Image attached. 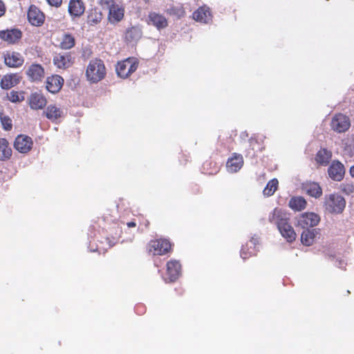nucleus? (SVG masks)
<instances>
[{"label":"nucleus","mask_w":354,"mask_h":354,"mask_svg":"<svg viewBox=\"0 0 354 354\" xmlns=\"http://www.w3.org/2000/svg\"><path fill=\"white\" fill-rule=\"evenodd\" d=\"M169 13L173 15H176L178 18H180L185 16V11L182 6L172 7L169 10Z\"/></svg>","instance_id":"nucleus-39"},{"label":"nucleus","mask_w":354,"mask_h":354,"mask_svg":"<svg viewBox=\"0 0 354 354\" xmlns=\"http://www.w3.org/2000/svg\"><path fill=\"white\" fill-rule=\"evenodd\" d=\"M46 1L50 6L55 8L60 7L62 3V0H46Z\"/></svg>","instance_id":"nucleus-42"},{"label":"nucleus","mask_w":354,"mask_h":354,"mask_svg":"<svg viewBox=\"0 0 354 354\" xmlns=\"http://www.w3.org/2000/svg\"><path fill=\"white\" fill-rule=\"evenodd\" d=\"M43 115L52 122H57L64 118L63 110L56 104H49L43 111Z\"/></svg>","instance_id":"nucleus-17"},{"label":"nucleus","mask_w":354,"mask_h":354,"mask_svg":"<svg viewBox=\"0 0 354 354\" xmlns=\"http://www.w3.org/2000/svg\"><path fill=\"white\" fill-rule=\"evenodd\" d=\"M68 11L73 18L80 17L85 11V4L82 0H70Z\"/></svg>","instance_id":"nucleus-23"},{"label":"nucleus","mask_w":354,"mask_h":354,"mask_svg":"<svg viewBox=\"0 0 354 354\" xmlns=\"http://www.w3.org/2000/svg\"><path fill=\"white\" fill-rule=\"evenodd\" d=\"M28 104L32 110H41L46 107L47 99L41 93H32L28 98Z\"/></svg>","instance_id":"nucleus-14"},{"label":"nucleus","mask_w":354,"mask_h":354,"mask_svg":"<svg viewBox=\"0 0 354 354\" xmlns=\"http://www.w3.org/2000/svg\"><path fill=\"white\" fill-rule=\"evenodd\" d=\"M100 4L103 8L109 10L110 8L115 6L117 3L115 2V0H100Z\"/></svg>","instance_id":"nucleus-41"},{"label":"nucleus","mask_w":354,"mask_h":354,"mask_svg":"<svg viewBox=\"0 0 354 354\" xmlns=\"http://www.w3.org/2000/svg\"><path fill=\"white\" fill-rule=\"evenodd\" d=\"M22 32L18 28L0 30V39L9 44H15L19 41Z\"/></svg>","instance_id":"nucleus-13"},{"label":"nucleus","mask_w":354,"mask_h":354,"mask_svg":"<svg viewBox=\"0 0 354 354\" xmlns=\"http://www.w3.org/2000/svg\"><path fill=\"white\" fill-rule=\"evenodd\" d=\"M147 24L155 26L158 30L163 29L168 26L165 17L155 12L149 14Z\"/></svg>","instance_id":"nucleus-21"},{"label":"nucleus","mask_w":354,"mask_h":354,"mask_svg":"<svg viewBox=\"0 0 354 354\" xmlns=\"http://www.w3.org/2000/svg\"><path fill=\"white\" fill-rule=\"evenodd\" d=\"M24 94V91H12L8 94V98L12 102H21L25 100Z\"/></svg>","instance_id":"nucleus-36"},{"label":"nucleus","mask_w":354,"mask_h":354,"mask_svg":"<svg viewBox=\"0 0 354 354\" xmlns=\"http://www.w3.org/2000/svg\"><path fill=\"white\" fill-rule=\"evenodd\" d=\"M332 158V152L323 148L318 151L315 156L316 162L321 165L326 166Z\"/></svg>","instance_id":"nucleus-30"},{"label":"nucleus","mask_w":354,"mask_h":354,"mask_svg":"<svg viewBox=\"0 0 354 354\" xmlns=\"http://www.w3.org/2000/svg\"><path fill=\"white\" fill-rule=\"evenodd\" d=\"M6 12V7L2 1L0 0V17L4 15Z\"/></svg>","instance_id":"nucleus-44"},{"label":"nucleus","mask_w":354,"mask_h":354,"mask_svg":"<svg viewBox=\"0 0 354 354\" xmlns=\"http://www.w3.org/2000/svg\"><path fill=\"white\" fill-rule=\"evenodd\" d=\"M182 266L179 261L171 259L167 263V275L170 282L176 281L181 275Z\"/></svg>","instance_id":"nucleus-12"},{"label":"nucleus","mask_w":354,"mask_h":354,"mask_svg":"<svg viewBox=\"0 0 354 354\" xmlns=\"http://www.w3.org/2000/svg\"><path fill=\"white\" fill-rule=\"evenodd\" d=\"M86 80L92 84L102 81L106 75V69L103 60L99 58L91 59L86 69Z\"/></svg>","instance_id":"nucleus-2"},{"label":"nucleus","mask_w":354,"mask_h":354,"mask_svg":"<svg viewBox=\"0 0 354 354\" xmlns=\"http://www.w3.org/2000/svg\"><path fill=\"white\" fill-rule=\"evenodd\" d=\"M307 202L302 196H293L288 203V206L294 211L300 212L306 207Z\"/></svg>","instance_id":"nucleus-31"},{"label":"nucleus","mask_w":354,"mask_h":354,"mask_svg":"<svg viewBox=\"0 0 354 354\" xmlns=\"http://www.w3.org/2000/svg\"><path fill=\"white\" fill-rule=\"evenodd\" d=\"M201 169L205 174L214 175L219 171L220 166L214 160L208 159L203 163Z\"/></svg>","instance_id":"nucleus-29"},{"label":"nucleus","mask_w":354,"mask_h":354,"mask_svg":"<svg viewBox=\"0 0 354 354\" xmlns=\"http://www.w3.org/2000/svg\"><path fill=\"white\" fill-rule=\"evenodd\" d=\"M304 190L309 196L316 198H319L322 195V189L319 183L315 182H307L303 185Z\"/></svg>","instance_id":"nucleus-26"},{"label":"nucleus","mask_w":354,"mask_h":354,"mask_svg":"<svg viewBox=\"0 0 354 354\" xmlns=\"http://www.w3.org/2000/svg\"><path fill=\"white\" fill-rule=\"evenodd\" d=\"M341 187L342 191L347 195L354 192V185L353 183H343Z\"/></svg>","instance_id":"nucleus-40"},{"label":"nucleus","mask_w":354,"mask_h":354,"mask_svg":"<svg viewBox=\"0 0 354 354\" xmlns=\"http://www.w3.org/2000/svg\"><path fill=\"white\" fill-rule=\"evenodd\" d=\"M12 149L6 138H0V160H7L12 156Z\"/></svg>","instance_id":"nucleus-33"},{"label":"nucleus","mask_w":354,"mask_h":354,"mask_svg":"<svg viewBox=\"0 0 354 354\" xmlns=\"http://www.w3.org/2000/svg\"><path fill=\"white\" fill-rule=\"evenodd\" d=\"M150 225V223L148 220L142 218V221L140 222V225L144 226L145 228H148Z\"/></svg>","instance_id":"nucleus-45"},{"label":"nucleus","mask_w":354,"mask_h":354,"mask_svg":"<svg viewBox=\"0 0 354 354\" xmlns=\"http://www.w3.org/2000/svg\"><path fill=\"white\" fill-rule=\"evenodd\" d=\"M136 310L137 313L142 314V313H145V308L142 304H139V305L136 306Z\"/></svg>","instance_id":"nucleus-43"},{"label":"nucleus","mask_w":354,"mask_h":354,"mask_svg":"<svg viewBox=\"0 0 354 354\" xmlns=\"http://www.w3.org/2000/svg\"><path fill=\"white\" fill-rule=\"evenodd\" d=\"M243 165V158L242 155L234 153L226 162V167L228 171L231 173L236 172L241 169Z\"/></svg>","instance_id":"nucleus-24"},{"label":"nucleus","mask_w":354,"mask_h":354,"mask_svg":"<svg viewBox=\"0 0 354 354\" xmlns=\"http://www.w3.org/2000/svg\"><path fill=\"white\" fill-rule=\"evenodd\" d=\"M329 177L335 181H341L345 175L344 165L339 160H333L328 168Z\"/></svg>","instance_id":"nucleus-11"},{"label":"nucleus","mask_w":354,"mask_h":354,"mask_svg":"<svg viewBox=\"0 0 354 354\" xmlns=\"http://www.w3.org/2000/svg\"><path fill=\"white\" fill-rule=\"evenodd\" d=\"M32 138L24 134L18 135L14 142L15 149L21 153H28L32 148Z\"/></svg>","instance_id":"nucleus-7"},{"label":"nucleus","mask_w":354,"mask_h":354,"mask_svg":"<svg viewBox=\"0 0 354 354\" xmlns=\"http://www.w3.org/2000/svg\"><path fill=\"white\" fill-rule=\"evenodd\" d=\"M64 80L59 75H53L46 78V88L51 93H58L63 86Z\"/></svg>","instance_id":"nucleus-15"},{"label":"nucleus","mask_w":354,"mask_h":354,"mask_svg":"<svg viewBox=\"0 0 354 354\" xmlns=\"http://www.w3.org/2000/svg\"><path fill=\"white\" fill-rule=\"evenodd\" d=\"M254 248H252V247L249 248L248 244L246 243L242 246L241 250V256L243 259H246L252 256L254 254Z\"/></svg>","instance_id":"nucleus-38"},{"label":"nucleus","mask_w":354,"mask_h":354,"mask_svg":"<svg viewBox=\"0 0 354 354\" xmlns=\"http://www.w3.org/2000/svg\"><path fill=\"white\" fill-rule=\"evenodd\" d=\"M320 221L318 214L313 212H305L297 218V225L304 229L316 226Z\"/></svg>","instance_id":"nucleus-9"},{"label":"nucleus","mask_w":354,"mask_h":354,"mask_svg":"<svg viewBox=\"0 0 354 354\" xmlns=\"http://www.w3.org/2000/svg\"><path fill=\"white\" fill-rule=\"evenodd\" d=\"M26 73L31 82H41L44 77L45 71L41 64H32L28 67Z\"/></svg>","instance_id":"nucleus-19"},{"label":"nucleus","mask_w":354,"mask_h":354,"mask_svg":"<svg viewBox=\"0 0 354 354\" xmlns=\"http://www.w3.org/2000/svg\"><path fill=\"white\" fill-rule=\"evenodd\" d=\"M269 221L277 225L281 236L289 243L295 241L297 234L289 223V218L286 212L279 208H274L269 216Z\"/></svg>","instance_id":"nucleus-1"},{"label":"nucleus","mask_w":354,"mask_h":354,"mask_svg":"<svg viewBox=\"0 0 354 354\" xmlns=\"http://www.w3.org/2000/svg\"><path fill=\"white\" fill-rule=\"evenodd\" d=\"M96 250L99 252H100L101 250H106L107 248H104V247H101V246H97V248H96Z\"/></svg>","instance_id":"nucleus-48"},{"label":"nucleus","mask_w":354,"mask_h":354,"mask_svg":"<svg viewBox=\"0 0 354 354\" xmlns=\"http://www.w3.org/2000/svg\"><path fill=\"white\" fill-rule=\"evenodd\" d=\"M21 76L19 73H9L3 75L1 80L0 86L1 88L8 90L17 85Z\"/></svg>","instance_id":"nucleus-22"},{"label":"nucleus","mask_w":354,"mask_h":354,"mask_svg":"<svg viewBox=\"0 0 354 354\" xmlns=\"http://www.w3.org/2000/svg\"><path fill=\"white\" fill-rule=\"evenodd\" d=\"M3 57L4 64L10 68H19L24 62V57L18 52L6 51Z\"/></svg>","instance_id":"nucleus-10"},{"label":"nucleus","mask_w":354,"mask_h":354,"mask_svg":"<svg viewBox=\"0 0 354 354\" xmlns=\"http://www.w3.org/2000/svg\"><path fill=\"white\" fill-rule=\"evenodd\" d=\"M75 44V37L70 33H64L62 35L59 47L62 49L68 50L72 48Z\"/></svg>","instance_id":"nucleus-34"},{"label":"nucleus","mask_w":354,"mask_h":354,"mask_svg":"<svg viewBox=\"0 0 354 354\" xmlns=\"http://www.w3.org/2000/svg\"><path fill=\"white\" fill-rule=\"evenodd\" d=\"M124 12L123 6L117 3L109 10L107 19L111 24H116L124 19Z\"/></svg>","instance_id":"nucleus-18"},{"label":"nucleus","mask_w":354,"mask_h":354,"mask_svg":"<svg viewBox=\"0 0 354 354\" xmlns=\"http://www.w3.org/2000/svg\"><path fill=\"white\" fill-rule=\"evenodd\" d=\"M346 206L345 199L340 195L331 194L326 196L324 207L330 213L340 214Z\"/></svg>","instance_id":"nucleus-5"},{"label":"nucleus","mask_w":354,"mask_h":354,"mask_svg":"<svg viewBox=\"0 0 354 354\" xmlns=\"http://www.w3.org/2000/svg\"><path fill=\"white\" fill-rule=\"evenodd\" d=\"M349 173H350V175L353 178H354V165L350 167Z\"/></svg>","instance_id":"nucleus-47"},{"label":"nucleus","mask_w":354,"mask_h":354,"mask_svg":"<svg viewBox=\"0 0 354 354\" xmlns=\"http://www.w3.org/2000/svg\"><path fill=\"white\" fill-rule=\"evenodd\" d=\"M27 17L29 23L34 26H41L45 21V15L35 5L30 6Z\"/></svg>","instance_id":"nucleus-8"},{"label":"nucleus","mask_w":354,"mask_h":354,"mask_svg":"<svg viewBox=\"0 0 354 354\" xmlns=\"http://www.w3.org/2000/svg\"><path fill=\"white\" fill-rule=\"evenodd\" d=\"M142 29L140 27L136 26L129 28L124 34V39L129 42L138 41L142 37Z\"/></svg>","instance_id":"nucleus-28"},{"label":"nucleus","mask_w":354,"mask_h":354,"mask_svg":"<svg viewBox=\"0 0 354 354\" xmlns=\"http://www.w3.org/2000/svg\"><path fill=\"white\" fill-rule=\"evenodd\" d=\"M112 245H113L110 242L108 243V248H110Z\"/></svg>","instance_id":"nucleus-49"},{"label":"nucleus","mask_w":354,"mask_h":354,"mask_svg":"<svg viewBox=\"0 0 354 354\" xmlns=\"http://www.w3.org/2000/svg\"><path fill=\"white\" fill-rule=\"evenodd\" d=\"M278 180L277 178H273L268 181L267 185L264 188L263 192L265 196H270L274 194L278 187Z\"/></svg>","instance_id":"nucleus-35"},{"label":"nucleus","mask_w":354,"mask_h":354,"mask_svg":"<svg viewBox=\"0 0 354 354\" xmlns=\"http://www.w3.org/2000/svg\"><path fill=\"white\" fill-rule=\"evenodd\" d=\"M330 126L331 129L337 133H345L351 127V120L343 113H335L331 119Z\"/></svg>","instance_id":"nucleus-6"},{"label":"nucleus","mask_w":354,"mask_h":354,"mask_svg":"<svg viewBox=\"0 0 354 354\" xmlns=\"http://www.w3.org/2000/svg\"><path fill=\"white\" fill-rule=\"evenodd\" d=\"M265 149L262 143L256 138L249 140V149L247 150L246 157L254 158L257 156L258 152H261Z\"/></svg>","instance_id":"nucleus-27"},{"label":"nucleus","mask_w":354,"mask_h":354,"mask_svg":"<svg viewBox=\"0 0 354 354\" xmlns=\"http://www.w3.org/2000/svg\"><path fill=\"white\" fill-rule=\"evenodd\" d=\"M136 225H137V223L135 221H131L127 223V225L128 227H135L136 226Z\"/></svg>","instance_id":"nucleus-46"},{"label":"nucleus","mask_w":354,"mask_h":354,"mask_svg":"<svg viewBox=\"0 0 354 354\" xmlns=\"http://www.w3.org/2000/svg\"><path fill=\"white\" fill-rule=\"evenodd\" d=\"M192 18L196 21L202 24H208L212 21V15L208 6H203L192 13Z\"/></svg>","instance_id":"nucleus-16"},{"label":"nucleus","mask_w":354,"mask_h":354,"mask_svg":"<svg viewBox=\"0 0 354 354\" xmlns=\"http://www.w3.org/2000/svg\"><path fill=\"white\" fill-rule=\"evenodd\" d=\"M102 12L97 8H93L88 11L86 23L91 26H96L102 21Z\"/></svg>","instance_id":"nucleus-25"},{"label":"nucleus","mask_w":354,"mask_h":354,"mask_svg":"<svg viewBox=\"0 0 354 354\" xmlns=\"http://www.w3.org/2000/svg\"><path fill=\"white\" fill-rule=\"evenodd\" d=\"M0 120L2 125V127L6 131H10L12 128V120L8 115L3 114V113L0 112Z\"/></svg>","instance_id":"nucleus-37"},{"label":"nucleus","mask_w":354,"mask_h":354,"mask_svg":"<svg viewBox=\"0 0 354 354\" xmlns=\"http://www.w3.org/2000/svg\"><path fill=\"white\" fill-rule=\"evenodd\" d=\"M147 249L153 255H165L171 252L172 244L167 239H157L150 241Z\"/></svg>","instance_id":"nucleus-4"},{"label":"nucleus","mask_w":354,"mask_h":354,"mask_svg":"<svg viewBox=\"0 0 354 354\" xmlns=\"http://www.w3.org/2000/svg\"><path fill=\"white\" fill-rule=\"evenodd\" d=\"M54 64L59 68L66 69L73 64V58L70 53H58L53 57Z\"/></svg>","instance_id":"nucleus-20"},{"label":"nucleus","mask_w":354,"mask_h":354,"mask_svg":"<svg viewBox=\"0 0 354 354\" xmlns=\"http://www.w3.org/2000/svg\"><path fill=\"white\" fill-rule=\"evenodd\" d=\"M317 232L315 229H305L301 235V241L302 244L306 246L312 245L314 243Z\"/></svg>","instance_id":"nucleus-32"},{"label":"nucleus","mask_w":354,"mask_h":354,"mask_svg":"<svg viewBox=\"0 0 354 354\" xmlns=\"http://www.w3.org/2000/svg\"><path fill=\"white\" fill-rule=\"evenodd\" d=\"M139 62L135 57H128L120 61L115 66V71L118 77L126 79L134 73L138 68Z\"/></svg>","instance_id":"nucleus-3"}]
</instances>
